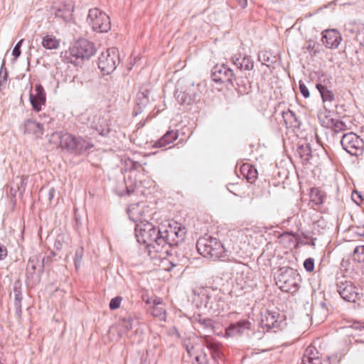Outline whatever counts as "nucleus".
<instances>
[{
  "mask_svg": "<svg viewBox=\"0 0 364 364\" xmlns=\"http://www.w3.org/2000/svg\"><path fill=\"white\" fill-rule=\"evenodd\" d=\"M186 231L177 223L169 224L167 227L159 230V236L163 237L170 245H176L184 240Z\"/></svg>",
  "mask_w": 364,
  "mask_h": 364,
  "instance_id": "nucleus-6",
  "label": "nucleus"
},
{
  "mask_svg": "<svg viewBox=\"0 0 364 364\" xmlns=\"http://www.w3.org/2000/svg\"><path fill=\"white\" fill-rule=\"evenodd\" d=\"M178 138V134L175 131L167 132L159 140L156 142L157 147H165L175 141Z\"/></svg>",
  "mask_w": 364,
  "mask_h": 364,
  "instance_id": "nucleus-22",
  "label": "nucleus"
},
{
  "mask_svg": "<svg viewBox=\"0 0 364 364\" xmlns=\"http://www.w3.org/2000/svg\"><path fill=\"white\" fill-rule=\"evenodd\" d=\"M299 89L301 93L305 98H307L310 96V93L309 92L308 88L304 83H301V82H299Z\"/></svg>",
  "mask_w": 364,
  "mask_h": 364,
  "instance_id": "nucleus-36",
  "label": "nucleus"
},
{
  "mask_svg": "<svg viewBox=\"0 0 364 364\" xmlns=\"http://www.w3.org/2000/svg\"><path fill=\"white\" fill-rule=\"evenodd\" d=\"M80 121L102 136H107L111 131L112 116L109 111H86L80 115Z\"/></svg>",
  "mask_w": 364,
  "mask_h": 364,
  "instance_id": "nucleus-1",
  "label": "nucleus"
},
{
  "mask_svg": "<svg viewBox=\"0 0 364 364\" xmlns=\"http://www.w3.org/2000/svg\"><path fill=\"white\" fill-rule=\"evenodd\" d=\"M25 132L36 137H41L44 132L43 125L36 121L28 119L25 122Z\"/></svg>",
  "mask_w": 364,
  "mask_h": 364,
  "instance_id": "nucleus-18",
  "label": "nucleus"
},
{
  "mask_svg": "<svg viewBox=\"0 0 364 364\" xmlns=\"http://www.w3.org/2000/svg\"><path fill=\"white\" fill-rule=\"evenodd\" d=\"M312 349L308 348L306 354L304 355L302 363L303 364H322L321 360L317 356H311Z\"/></svg>",
  "mask_w": 364,
  "mask_h": 364,
  "instance_id": "nucleus-28",
  "label": "nucleus"
},
{
  "mask_svg": "<svg viewBox=\"0 0 364 364\" xmlns=\"http://www.w3.org/2000/svg\"><path fill=\"white\" fill-rule=\"evenodd\" d=\"M225 73H229L231 76H232V75H233V74H232V70H230V69H227V70H225Z\"/></svg>",
  "mask_w": 364,
  "mask_h": 364,
  "instance_id": "nucleus-39",
  "label": "nucleus"
},
{
  "mask_svg": "<svg viewBox=\"0 0 364 364\" xmlns=\"http://www.w3.org/2000/svg\"><path fill=\"white\" fill-rule=\"evenodd\" d=\"M29 100L33 109L39 112L42 109V106L45 105L46 102V93L44 88L40 83L35 85L34 89L30 90Z\"/></svg>",
  "mask_w": 364,
  "mask_h": 364,
  "instance_id": "nucleus-12",
  "label": "nucleus"
},
{
  "mask_svg": "<svg viewBox=\"0 0 364 364\" xmlns=\"http://www.w3.org/2000/svg\"><path fill=\"white\" fill-rule=\"evenodd\" d=\"M208 348L211 350L213 358L221 359L223 356L221 352L222 344L218 342H208Z\"/></svg>",
  "mask_w": 364,
  "mask_h": 364,
  "instance_id": "nucleus-27",
  "label": "nucleus"
},
{
  "mask_svg": "<svg viewBox=\"0 0 364 364\" xmlns=\"http://www.w3.org/2000/svg\"><path fill=\"white\" fill-rule=\"evenodd\" d=\"M304 267L307 272H313L314 269V260L312 258L306 259L304 262Z\"/></svg>",
  "mask_w": 364,
  "mask_h": 364,
  "instance_id": "nucleus-34",
  "label": "nucleus"
},
{
  "mask_svg": "<svg viewBox=\"0 0 364 364\" xmlns=\"http://www.w3.org/2000/svg\"><path fill=\"white\" fill-rule=\"evenodd\" d=\"M136 237L139 242L146 244L148 247L156 237L159 236V230L148 221H141L135 228Z\"/></svg>",
  "mask_w": 364,
  "mask_h": 364,
  "instance_id": "nucleus-5",
  "label": "nucleus"
},
{
  "mask_svg": "<svg viewBox=\"0 0 364 364\" xmlns=\"http://www.w3.org/2000/svg\"><path fill=\"white\" fill-rule=\"evenodd\" d=\"M87 23L97 33H107L112 28L110 17L99 8H92L88 11Z\"/></svg>",
  "mask_w": 364,
  "mask_h": 364,
  "instance_id": "nucleus-3",
  "label": "nucleus"
},
{
  "mask_svg": "<svg viewBox=\"0 0 364 364\" xmlns=\"http://www.w3.org/2000/svg\"><path fill=\"white\" fill-rule=\"evenodd\" d=\"M341 34L335 29H328L323 32L322 42L328 48H336L341 41Z\"/></svg>",
  "mask_w": 364,
  "mask_h": 364,
  "instance_id": "nucleus-15",
  "label": "nucleus"
},
{
  "mask_svg": "<svg viewBox=\"0 0 364 364\" xmlns=\"http://www.w3.org/2000/svg\"><path fill=\"white\" fill-rule=\"evenodd\" d=\"M318 118L321 124L327 128L332 126L334 120L333 113L327 109L321 111L318 114Z\"/></svg>",
  "mask_w": 364,
  "mask_h": 364,
  "instance_id": "nucleus-23",
  "label": "nucleus"
},
{
  "mask_svg": "<svg viewBox=\"0 0 364 364\" xmlns=\"http://www.w3.org/2000/svg\"><path fill=\"white\" fill-rule=\"evenodd\" d=\"M316 88L319 91L323 102H333L335 100V95L332 90H329L326 86L317 84Z\"/></svg>",
  "mask_w": 364,
  "mask_h": 364,
  "instance_id": "nucleus-24",
  "label": "nucleus"
},
{
  "mask_svg": "<svg viewBox=\"0 0 364 364\" xmlns=\"http://www.w3.org/2000/svg\"><path fill=\"white\" fill-rule=\"evenodd\" d=\"M341 143L343 148L351 155L357 156L363 151V141L355 133L350 132L344 134Z\"/></svg>",
  "mask_w": 364,
  "mask_h": 364,
  "instance_id": "nucleus-9",
  "label": "nucleus"
},
{
  "mask_svg": "<svg viewBox=\"0 0 364 364\" xmlns=\"http://www.w3.org/2000/svg\"><path fill=\"white\" fill-rule=\"evenodd\" d=\"M353 258L358 262H364V245L358 246L355 249Z\"/></svg>",
  "mask_w": 364,
  "mask_h": 364,
  "instance_id": "nucleus-31",
  "label": "nucleus"
},
{
  "mask_svg": "<svg viewBox=\"0 0 364 364\" xmlns=\"http://www.w3.org/2000/svg\"><path fill=\"white\" fill-rule=\"evenodd\" d=\"M250 328V323L248 321L242 320L236 323L231 324L225 330V336L226 338L233 337L240 335L244 332L245 330Z\"/></svg>",
  "mask_w": 364,
  "mask_h": 364,
  "instance_id": "nucleus-16",
  "label": "nucleus"
},
{
  "mask_svg": "<svg viewBox=\"0 0 364 364\" xmlns=\"http://www.w3.org/2000/svg\"><path fill=\"white\" fill-rule=\"evenodd\" d=\"M77 137L70 134H64L60 136V144L63 149H65L70 151L76 150Z\"/></svg>",
  "mask_w": 364,
  "mask_h": 364,
  "instance_id": "nucleus-21",
  "label": "nucleus"
},
{
  "mask_svg": "<svg viewBox=\"0 0 364 364\" xmlns=\"http://www.w3.org/2000/svg\"><path fill=\"white\" fill-rule=\"evenodd\" d=\"M75 0H58L55 6V15L64 20L68 19L74 11Z\"/></svg>",
  "mask_w": 364,
  "mask_h": 364,
  "instance_id": "nucleus-13",
  "label": "nucleus"
},
{
  "mask_svg": "<svg viewBox=\"0 0 364 364\" xmlns=\"http://www.w3.org/2000/svg\"><path fill=\"white\" fill-rule=\"evenodd\" d=\"M196 247L198 252L204 257L218 259L225 256L226 250L224 246L216 238L211 237L200 238Z\"/></svg>",
  "mask_w": 364,
  "mask_h": 364,
  "instance_id": "nucleus-2",
  "label": "nucleus"
},
{
  "mask_svg": "<svg viewBox=\"0 0 364 364\" xmlns=\"http://www.w3.org/2000/svg\"><path fill=\"white\" fill-rule=\"evenodd\" d=\"M70 54L76 58H90L95 53L94 44L86 39H80L70 48Z\"/></svg>",
  "mask_w": 364,
  "mask_h": 364,
  "instance_id": "nucleus-11",
  "label": "nucleus"
},
{
  "mask_svg": "<svg viewBox=\"0 0 364 364\" xmlns=\"http://www.w3.org/2000/svg\"><path fill=\"white\" fill-rule=\"evenodd\" d=\"M91 146L84 139L78 137L76 139V150L75 151H85Z\"/></svg>",
  "mask_w": 364,
  "mask_h": 364,
  "instance_id": "nucleus-32",
  "label": "nucleus"
},
{
  "mask_svg": "<svg viewBox=\"0 0 364 364\" xmlns=\"http://www.w3.org/2000/svg\"><path fill=\"white\" fill-rule=\"evenodd\" d=\"M282 321V316L279 312L267 311L262 316L261 323L264 328H273L279 327Z\"/></svg>",
  "mask_w": 364,
  "mask_h": 364,
  "instance_id": "nucleus-14",
  "label": "nucleus"
},
{
  "mask_svg": "<svg viewBox=\"0 0 364 364\" xmlns=\"http://www.w3.org/2000/svg\"><path fill=\"white\" fill-rule=\"evenodd\" d=\"M276 284L283 291L294 292L298 289L295 274L290 268H282L275 277Z\"/></svg>",
  "mask_w": 364,
  "mask_h": 364,
  "instance_id": "nucleus-7",
  "label": "nucleus"
},
{
  "mask_svg": "<svg viewBox=\"0 0 364 364\" xmlns=\"http://www.w3.org/2000/svg\"><path fill=\"white\" fill-rule=\"evenodd\" d=\"M241 174L249 183H253L258 178L257 169L250 164H243L240 167Z\"/></svg>",
  "mask_w": 364,
  "mask_h": 364,
  "instance_id": "nucleus-17",
  "label": "nucleus"
},
{
  "mask_svg": "<svg viewBox=\"0 0 364 364\" xmlns=\"http://www.w3.org/2000/svg\"><path fill=\"white\" fill-rule=\"evenodd\" d=\"M119 63V51L115 48H109L102 52L98 58V67L104 75H109L117 68Z\"/></svg>",
  "mask_w": 364,
  "mask_h": 364,
  "instance_id": "nucleus-4",
  "label": "nucleus"
},
{
  "mask_svg": "<svg viewBox=\"0 0 364 364\" xmlns=\"http://www.w3.org/2000/svg\"><path fill=\"white\" fill-rule=\"evenodd\" d=\"M310 198L316 205H320L323 203L325 196L319 189L313 188L310 192Z\"/></svg>",
  "mask_w": 364,
  "mask_h": 364,
  "instance_id": "nucleus-26",
  "label": "nucleus"
},
{
  "mask_svg": "<svg viewBox=\"0 0 364 364\" xmlns=\"http://www.w3.org/2000/svg\"><path fill=\"white\" fill-rule=\"evenodd\" d=\"M0 364H3V363L0 360Z\"/></svg>",
  "mask_w": 364,
  "mask_h": 364,
  "instance_id": "nucleus-42",
  "label": "nucleus"
},
{
  "mask_svg": "<svg viewBox=\"0 0 364 364\" xmlns=\"http://www.w3.org/2000/svg\"><path fill=\"white\" fill-rule=\"evenodd\" d=\"M233 63L240 70H250L253 68V62L249 58H243L240 61L237 57L232 58Z\"/></svg>",
  "mask_w": 364,
  "mask_h": 364,
  "instance_id": "nucleus-25",
  "label": "nucleus"
},
{
  "mask_svg": "<svg viewBox=\"0 0 364 364\" xmlns=\"http://www.w3.org/2000/svg\"><path fill=\"white\" fill-rule=\"evenodd\" d=\"M122 301V299L120 296H117V297L111 299V301L109 302L110 309L114 310V309L119 308Z\"/></svg>",
  "mask_w": 364,
  "mask_h": 364,
  "instance_id": "nucleus-33",
  "label": "nucleus"
},
{
  "mask_svg": "<svg viewBox=\"0 0 364 364\" xmlns=\"http://www.w3.org/2000/svg\"><path fill=\"white\" fill-rule=\"evenodd\" d=\"M153 306L151 308V314L153 316L159 318L161 321H165L166 318V312L163 306L161 299H155L153 300Z\"/></svg>",
  "mask_w": 364,
  "mask_h": 364,
  "instance_id": "nucleus-19",
  "label": "nucleus"
},
{
  "mask_svg": "<svg viewBox=\"0 0 364 364\" xmlns=\"http://www.w3.org/2000/svg\"><path fill=\"white\" fill-rule=\"evenodd\" d=\"M23 42V39H21L20 40L17 44L16 45V46L14 47V48L13 49V51H12V55H14V57L15 58V59H16L17 58H18L21 55V46L22 45Z\"/></svg>",
  "mask_w": 364,
  "mask_h": 364,
  "instance_id": "nucleus-35",
  "label": "nucleus"
},
{
  "mask_svg": "<svg viewBox=\"0 0 364 364\" xmlns=\"http://www.w3.org/2000/svg\"><path fill=\"white\" fill-rule=\"evenodd\" d=\"M42 46L47 50H56L59 48L60 40L53 34H46L42 38Z\"/></svg>",
  "mask_w": 364,
  "mask_h": 364,
  "instance_id": "nucleus-20",
  "label": "nucleus"
},
{
  "mask_svg": "<svg viewBox=\"0 0 364 364\" xmlns=\"http://www.w3.org/2000/svg\"><path fill=\"white\" fill-rule=\"evenodd\" d=\"M171 247L163 237L159 236L147 247V249L151 259H158L159 258L168 257L171 251Z\"/></svg>",
  "mask_w": 364,
  "mask_h": 364,
  "instance_id": "nucleus-10",
  "label": "nucleus"
},
{
  "mask_svg": "<svg viewBox=\"0 0 364 364\" xmlns=\"http://www.w3.org/2000/svg\"><path fill=\"white\" fill-rule=\"evenodd\" d=\"M8 255V250L7 248L0 243V260L4 259Z\"/></svg>",
  "mask_w": 364,
  "mask_h": 364,
  "instance_id": "nucleus-37",
  "label": "nucleus"
},
{
  "mask_svg": "<svg viewBox=\"0 0 364 364\" xmlns=\"http://www.w3.org/2000/svg\"><path fill=\"white\" fill-rule=\"evenodd\" d=\"M228 81H230L231 83H232L233 79L232 78H228Z\"/></svg>",
  "mask_w": 364,
  "mask_h": 364,
  "instance_id": "nucleus-41",
  "label": "nucleus"
},
{
  "mask_svg": "<svg viewBox=\"0 0 364 364\" xmlns=\"http://www.w3.org/2000/svg\"><path fill=\"white\" fill-rule=\"evenodd\" d=\"M338 292L341 296L349 302L357 303L362 302L364 293L359 287L355 286L352 282H346L339 286Z\"/></svg>",
  "mask_w": 364,
  "mask_h": 364,
  "instance_id": "nucleus-8",
  "label": "nucleus"
},
{
  "mask_svg": "<svg viewBox=\"0 0 364 364\" xmlns=\"http://www.w3.org/2000/svg\"><path fill=\"white\" fill-rule=\"evenodd\" d=\"M61 14H65V8L64 7H62Z\"/></svg>",
  "mask_w": 364,
  "mask_h": 364,
  "instance_id": "nucleus-40",
  "label": "nucleus"
},
{
  "mask_svg": "<svg viewBox=\"0 0 364 364\" xmlns=\"http://www.w3.org/2000/svg\"><path fill=\"white\" fill-rule=\"evenodd\" d=\"M237 1L242 8L246 7L247 5V0H237Z\"/></svg>",
  "mask_w": 364,
  "mask_h": 364,
  "instance_id": "nucleus-38",
  "label": "nucleus"
},
{
  "mask_svg": "<svg viewBox=\"0 0 364 364\" xmlns=\"http://www.w3.org/2000/svg\"><path fill=\"white\" fill-rule=\"evenodd\" d=\"M335 132H340L347 129V125L342 121L334 119L332 126L329 127Z\"/></svg>",
  "mask_w": 364,
  "mask_h": 364,
  "instance_id": "nucleus-30",
  "label": "nucleus"
},
{
  "mask_svg": "<svg viewBox=\"0 0 364 364\" xmlns=\"http://www.w3.org/2000/svg\"><path fill=\"white\" fill-rule=\"evenodd\" d=\"M166 257L165 258H159L157 260L159 261L158 264L161 270L171 271V269L175 267L173 262Z\"/></svg>",
  "mask_w": 364,
  "mask_h": 364,
  "instance_id": "nucleus-29",
  "label": "nucleus"
}]
</instances>
